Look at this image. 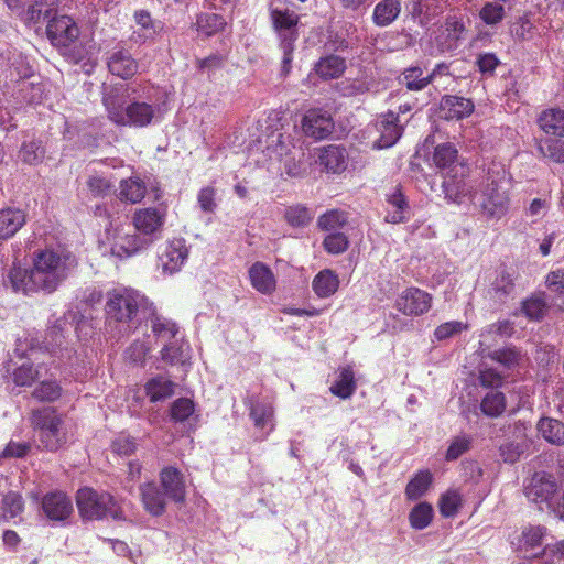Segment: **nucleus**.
<instances>
[{
	"instance_id": "nucleus-1",
	"label": "nucleus",
	"mask_w": 564,
	"mask_h": 564,
	"mask_svg": "<svg viewBox=\"0 0 564 564\" xmlns=\"http://www.w3.org/2000/svg\"><path fill=\"white\" fill-rule=\"evenodd\" d=\"M78 259L69 250L44 248L33 253L32 267L24 269L13 264L8 279L14 292L54 293L77 269Z\"/></svg>"
},
{
	"instance_id": "nucleus-2",
	"label": "nucleus",
	"mask_w": 564,
	"mask_h": 564,
	"mask_svg": "<svg viewBox=\"0 0 564 564\" xmlns=\"http://www.w3.org/2000/svg\"><path fill=\"white\" fill-rule=\"evenodd\" d=\"M105 312L111 321L132 323L138 319L140 314H152L153 304L134 289H113L107 293Z\"/></svg>"
},
{
	"instance_id": "nucleus-3",
	"label": "nucleus",
	"mask_w": 564,
	"mask_h": 564,
	"mask_svg": "<svg viewBox=\"0 0 564 564\" xmlns=\"http://www.w3.org/2000/svg\"><path fill=\"white\" fill-rule=\"evenodd\" d=\"M29 421L46 451L56 452L66 443L64 420L56 408L43 406L33 409L30 412Z\"/></svg>"
},
{
	"instance_id": "nucleus-4",
	"label": "nucleus",
	"mask_w": 564,
	"mask_h": 564,
	"mask_svg": "<svg viewBox=\"0 0 564 564\" xmlns=\"http://www.w3.org/2000/svg\"><path fill=\"white\" fill-rule=\"evenodd\" d=\"M76 503L82 518L86 520H101L110 517L113 520L124 519L119 501L107 491H97L84 487L77 491Z\"/></svg>"
},
{
	"instance_id": "nucleus-5",
	"label": "nucleus",
	"mask_w": 564,
	"mask_h": 564,
	"mask_svg": "<svg viewBox=\"0 0 564 564\" xmlns=\"http://www.w3.org/2000/svg\"><path fill=\"white\" fill-rule=\"evenodd\" d=\"M108 119L119 127L145 128L155 118L156 107L145 101H131L124 106L116 97L104 100Z\"/></svg>"
},
{
	"instance_id": "nucleus-6",
	"label": "nucleus",
	"mask_w": 564,
	"mask_h": 564,
	"mask_svg": "<svg viewBox=\"0 0 564 564\" xmlns=\"http://www.w3.org/2000/svg\"><path fill=\"white\" fill-rule=\"evenodd\" d=\"M470 169L467 164L456 165L443 175L442 188L445 199L451 203L462 205L467 199L475 197V184L469 176Z\"/></svg>"
},
{
	"instance_id": "nucleus-7",
	"label": "nucleus",
	"mask_w": 564,
	"mask_h": 564,
	"mask_svg": "<svg viewBox=\"0 0 564 564\" xmlns=\"http://www.w3.org/2000/svg\"><path fill=\"white\" fill-rule=\"evenodd\" d=\"M509 203V195L502 187V182L488 177L478 203L482 214L488 218H501L507 214Z\"/></svg>"
},
{
	"instance_id": "nucleus-8",
	"label": "nucleus",
	"mask_w": 564,
	"mask_h": 564,
	"mask_svg": "<svg viewBox=\"0 0 564 564\" xmlns=\"http://www.w3.org/2000/svg\"><path fill=\"white\" fill-rule=\"evenodd\" d=\"M432 303V294L420 288L409 286L397 296L394 308L405 316L419 317L431 310Z\"/></svg>"
},
{
	"instance_id": "nucleus-9",
	"label": "nucleus",
	"mask_w": 564,
	"mask_h": 564,
	"mask_svg": "<svg viewBox=\"0 0 564 564\" xmlns=\"http://www.w3.org/2000/svg\"><path fill=\"white\" fill-rule=\"evenodd\" d=\"M46 34L53 46L66 48L78 39L79 28L69 15H54L47 22Z\"/></svg>"
},
{
	"instance_id": "nucleus-10",
	"label": "nucleus",
	"mask_w": 564,
	"mask_h": 564,
	"mask_svg": "<svg viewBox=\"0 0 564 564\" xmlns=\"http://www.w3.org/2000/svg\"><path fill=\"white\" fill-rule=\"evenodd\" d=\"M335 128L330 113L321 108L308 109L302 118V130L314 140L328 138Z\"/></svg>"
},
{
	"instance_id": "nucleus-11",
	"label": "nucleus",
	"mask_w": 564,
	"mask_h": 564,
	"mask_svg": "<svg viewBox=\"0 0 564 564\" xmlns=\"http://www.w3.org/2000/svg\"><path fill=\"white\" fill-rule=\"evenodd\" d=\"M166 221V209L159 207L139 208L133 213L132 224L144 236L160 234Z\"/></svg>"
},
{
	"instance_id": "nucleus-12",
	"label": "nucleus",
	"mask_w": 564,
	"mask_h": 564,
	"mask_svg": "<svg viewBox=\"0 0 564 564\" xmlns=\"http://www.w3.org/2000/svg\"><path fill=\"white\" fill-rule=\"evenodd\" d=\"M41 508L50 521H66L73 513L72 499L63 491H51L45 494L41 500Z\"/></svg>"
},
{
	"instance_id": "nucleus-13",
	"label": "nucleus",
	"mask_w": 564,
	"mask_h": 564,
	"mask_svg": "<svg viewBox=\"0 0 564 564\" xmlns=\"http://www.w3.org/2000/svg\"><path fill=\"white\" fill-rule=\"evenodd\" d=\"M315 162L329 174H340L347 169L348 153L344 145L328 144L316 150Z\"/></svg>"
},
{
	"instance_id": "nucleus-14",
	"label": "nucleus",
	"mask_w": 564,
	"mask_h": 564,
	"mask_svg": "<svg viewBox=\"0 0 564 564\" xmlns=\"http://www.w3.org/2000/svg\"><path fill=\"white\" fill-rule=\"evenodd\" d=\"M270 17L273 29L279 37V44L295 43L297 41L300 17L294 11L272 9Z\"/></svg>"
},
{
	"instance_id": "nucleus-15",
	"label": "nucleus",
	"mask_w": 564,
	"mask_h": 564,
	"mask_svg": "<svg viewBox=\"0 0 564 564\" xmlns=\"http://www.w3.org/2000/svg\"><path fill=\"white\" fill-rule=\"evenodd\" d=\"M160 485L167 498L176 503H183L186 498V485L183 473L174 467H163L159 474Z\"/></svg>"
},
{
	"instance_id": "nucleus-16",
	"label": "nucleus",
	"mask_w": 564,
	"mask_h": 564,
	"mask_svg": "<svg viewBox=\"0 0 564 564\" xmlns=\"http://www.w3.org/2000/svg\"><path fill=\"white\" fill-rule=\"evenodd\" d=\"M380 137L375 142V148L387 149L394 145L403 134V127L399 122V115L389 110L382 113L377 122Z\"/></svg>"
},
{
	"instance_id": "nucleus-17",
	"label": "nucleus",
	"mask_w": 564,
	"mask_h": 564,
	"mask_svg": "<svg viewBox=\"0 0 564 564\" xmlns=\"http://www.w3.org/2000/svg\"><path fill=\"white\" fill-rule=\"evenodd\" d=\"M466 26L462 18L447 15L441 34L437 36V43L443 52H452L458 48L466 39Z\"/></svg>"
},
{
	"instance_id": "nucleus-18",
	"label": "nucleus",
	"mask_w": 564,
	"mask_h": 564,
	"mask_svg": "<svg viewBox=\"0 0 564 564\" xmlns=\"http://www.w3.org/2000/svg\"><path fill=\"white\" fill-rule=\"evenodd\" d=\"M517 272L505 264L496 270V276L491 281L488 294L492 300L505 303L514 292V280Z\"/></svg>"
},
{
	"instance_id": "nucleus-19",
	"label": "nucleus",
	"mask_w": 564,
	"mask_h": 564,
	"mask_svg": "<svg viewBox=\"0 0 564 564\" xmlns=\"http://www.w3.org/2000/svg\"><path fill=\"white\" fill-rule=\"evenodd\" d=\"M187 257L188 249L186 247L185 240L180 238L170 241L163 252L160 254L159 259L161 261L163 271L173 274L181 270L187 260Z\"/></svg>"
},
{
	"instance_id": "nucleus-20",
	"label": "nucleus",
	"mask_w": 564,
	"mask_h": 564,
	"mask_svg": "<svg viewBox=\"0 0 564 564\" xmlns=\"http://www.w3.org/2000/svg\"><path fill=\"white\" fill-rule=\"evenodd\" d=\"M107 66L112 75L122 79L132 78L139 69L137 59L124 48L112 52L108 57Z\"/></svg>"
},
{
	"instance_id": "nucleus-21",
	"label": "nucleus",
	"mask_w": 564,
	"mask_h": 564,
	"mask_svg": "<svg viewBox=\"0 0 564 564\" xmlns=\"http://www.w3.org/2000/svg\"><path fill=\"white\" fill-rule=\"evenodd\" d=\"M556 489L557 486L552 475L535 473L525 487V495L534 502H542L551 499Z\"/></svg>"
},
{
	"instance_id": "nucleus-22",
	"label": "nucleus",
	"mask_w": 564,
	"mask_h": 564,
	"mask_svg": "<svg viewBox=\"0 0 564 564\" xmlns=\"http://www.w3.org/2000/svg\"><path fill=\"white\" fill-rule=\"evenodd\" d=\"M140 496L144 509L153 517H160L165 512L166 495L154 481L140 486Z\"/></svg>"
},
{
	"instance_id": "nucleus-23",
	"label": "nucleus",
	"mask_w": 564,
	"mask_h": 564,
	"mask_svg": "<svg viewBox=\"0 0 564 564\" xmlns=\"http://www.w3.org/2000/svg\"><path fill=\"white\" fill-rule=\"evenodd\" d=\"M249 280L254 290L261 294H272L276 289V279L272 270L263 262L253 263L249 271Z\"/></svg>"
},
{
	"instance_id": "nucleus-24",
	"label": "nucleus",
	"mask_w": 564,
	"mask_h": 564,
	"mask_svg": "<svg viewBox=\"0 0 564 564\" xmlns=\"http://www.w3.org/2000/svg\"><path fill=\"white\" fill-rule=\"evenodd\" d=\"M475 106L471 99L447 95L441 100V111L446 120H460L474 112Z\"/></svg>"
},
{
	"instance_id": "nucleus-25",
	"label": "nucleus",
	"mask_w": 564,
	"mask_h": 564,
	"mask_svg": "<svg viewBox=\"0 0 564 564\" xmlns=\"http://www.w3.org/2000/svg\"><path fill=\"white\" fill-rule=\"evenodd\" d=\"M346 59L336 54H328L321 57L314 64V73L323 80L339 78L346 70Z\"/></svg>"
},
{
	"instance_id": "nucleus-26",
	"label": "nucleus",
	"mask_w": 564,
	"mask_h": 564,
	"mask_svg": "<svg viewBox=\"0 0 564 564\" xmlns=\"http://www.w3.org/2000/svg\"><path fill=\"white\" fill-rule=\"evenodd\" d=\"M538 124L546 134L563 138L564 137V110L558 108H549L543 110Z\"/></svg>"
},
{
	"instance_id": "nucleus-27",
	"label": "nucleus",
	"mask_w": 564,
	"mask_h": 564,
	"mask_svg": "<svg viewBox=\"0 0 564 564\" xmlns=\"http://www.w3.org/2000/svg\"><path fill=\"white\" fill-rule=\"evenodd\" d=\"M25 224V215L19 208H7L0 212V239L15 235Z\"/></svg>"
},
{
	"instance_id": "nucleus-28",
	"label": "nucleus",
	"mask_w": 564,
	"mask_h": 564,
	"mask_svg": "<svg viewBox=\"0 0 564 564\" xmlns=\"http://www.w3.org/2000/svg\"><path fill=\"white\" fill-rule=\"evenodd\" d=\"M433 163L438 169L451 171L456 165H465L466 163L458 160V151L453 143L446 142L435 147L433 152Z\"/></svg>"
},
{
	"instance_id": "nucleus-29",
	"label": "nucleus",
	"mask_w": 564,
	"mask_h": 564,
	"mask_svg": "<svg viewBox=\"0 0 564 564\" xmlns=\"http://www.w3.org/2000/svg\"><path fill=\"white\" fill-rule=\"evenodd\" d=\"M312 288L318 297H329L337 292L339 278L333 270L324 269L313 279Z\"/></svg>"
},
{
	"instance_id": "nucleus-30",
	"label": "nucleus",
	"mask_w": 564,
	"mask_h": 564,
	"mask_svg": "<svg viewBox=\"0 0 564 564\" xmlns=\"http://www.w3.org/2000/svg\"><path fill=\"white\" fill-rule=\"evenodd\" d=\"M387 203L394 209L392 212H388L386 216L387 223L400 224L408 219L405 213L409 209V204L402 193L401 186H395L392 193L387 194Z\"/></svg>"
},
{
	"instance_id": "nucleus-31",
	"label": "nucleus",
	"mask_w": 564,
	"mask_h": 564,
	"mask_svg": "<svg viewBox=\"0 0 564 564\" xmlns=\"http://www.w3.org/2000/svg\"><path fill=\"white\" fill-rule=\"evenodd\" d=\"M401 12V2L399 0H381L373 9L372 20L377 26L390 25Z\"/></svg>"
},
{
	"instance_id": "nucleus-32",
	"label": "nucleus",
	"mask_w": 564,
	"mask_h": 564,
	"mask_svg": "<svg viewBox=\"0 0 564 564\" xmlns=\"http://www.w3.org/2000/svg\"><path fill=\"white\" fill-rule=\"evenodd\" d=\"M145 183L139 177L121 180L118 195L120 200L128 202L130 204H137L145 197Z\"/></svg>"
},
{
	"instance_id": "nucleus-33",
	"label": "nucleus",
	"mask_w": 564,
	"mask_h": 564,
	"mask_svg": "<svg viewBox=\"0 0 564 564\" xmlns=\"http://www.w3.org/2000/svg\"><path fill=\"white\" fill-rule=\"evenodd\" d=\"M58 3L59 0H34L26 10L25 21L29 23L48 21L55 15Z\"/></svg>"
},
{
	"instance_id": "nucleus-34",
	"label": "nucleus",
	"mask_w": 564,
	"mask_h": 564,
	"mask_svg": "<svg viewBox=\"0 0 564 564\" xmlns=\"http://www.w3.org/2000/svg\"><path fill=\"white\" fill-rule=\"evenodd\" d=\"M249 414L257 429L269 427L265 435L274 430V409L270 403L254 402L249 406Z\"/></svg>"
},
{
	"instance_id": "nucleus-35",
	"label": "nucleus",
	"mask_w": 564,
	"mask_h": 564,
	"mask_svg": "<svg viewBox=\"0 0 564 564\" xmlns=\"http://www.w3.org/2000/svg\"><path fill=\"white\" fill-rule=\"evenodd\" d=\"M175 383L162 376L150 379L145 383V393L152 403L165 400L173 395Z\"/></svg>"
},
{
	"instance_id": "nucleus-36",
	"label": "nucleus",
	"mask_w": 564,
	"mask_h": 564,
	"mask_svg": "<svg viewBox=\"0 0 564 564\" xmlns=\"http://www.w3.org/2000/svg\"><path fill=\"white\" fill-rule=\"evenodd\" d=\"M356 389L355 373L350 367L343 368L339 371L338 378L329 388L332 394L343 400L349 399L355 393Z\"/></svg>"
},
{
	"instance_id": "nucleus-37",
	"label": "nucleus",
	"mask_w": 564,
	"mask_h": 564,
	"mask_svg": "<svg viewBox=\"0 0 564 564\" xmlns=\"http://www.w3.org/2000/svg\"><path fill=\"white\" fill-rule=\"evenodd\" d=\"M541 436L554 445H564V423L552 417H542L538 423Z\"/></svg>"
},
{
	"instance_id": "nucleus-38",
	"label": "nucleus",
	"mask_w": 564,
	"mask_h": 564,
	"mask_svg": "<svg viewBox=\"0 0 564 564\" xmlns=\"http://www.w3.org/2000/svg\"><path fill=\"white\" fill-rule=\"evenodd\" d=\"M433 476L430 470L424 469L417 471L408 482L405 487V497L408 500L414 501L420 499L430 489Z\"/></svg>"
},
{
	"instance_id": "nucleus-39",
	"label": "nucleus",
	"mask_w": 564,
	"mask_h": 564,
	"mask_svg": "<svg viewBox=\"0 0 564 564\" xmlns=\"http://www.w3.org/2000/svg\"><path fill=\"white\" fill-rule=\"evenodd\" d=\"M226 20L218 13L202 12L197 15L196 30L209 37L223 31L226 26Z\"/></svg>"
},
{
	"instance_id": "nucleus-40",
	"label": "nucleus",
	"mask_w": 564,
	"mask_h": 564,
	"mask_svg": "<svg viewBox=\"0 0 564 564\" xmlns=\"http://www.w3.org/2000/svg\"><path fill=\"white\" fill-rule=\"evenodd\" d=\"M529 449V443L522 438L520 441L508 440L498 447L499 456L506 464H514Z\"/></svg>"
},
{
	"instance_id": "nucleus-41",
	"label": "nucleus",
	"mask_w": 564,
	"mask_h": 564,
	"mask_svg": "<svg viewBox=\"0 0 564 564\" xmlns=\"http://www.w3.org/2000/svg\"><path fill=\"white\" fill-rule=\"evenodd\" d=\"M63 389L56 380H43L32 391L31 395L39 402H55L62 397Z\"/></svg>"
},
{
	"instance_id": "nucleus-42",
	"label": "nucleus",
	"mask_w": 564,
	"mask_h": 564,
	"mask_svg": "<svg viewBox=\"0 0 564 564\" xmlns=\"http://www.w3.org/2000/svg\"><path fill=\"white\" fill-rule=\"evenodd\" d=\"M24 510L23 497L15 491H9L2 496L0 502L1 517L6 520L20 516Z\"/></svg>"
},
{
	"instance_id": "nucleus-43",
	"label": "nucleus",
	"mask_w": 564,
	"mask_h": 564,
	"mask_svg": "<svg viewBox=\"0 0 564 564\" xmlns=\"http://www.w3.org/2000/svg\"><path fill=\"white\" fill-rule=\"evenodd\" d=\"M142 247L141 239L138 235H123L118 236L112 246V253L120 257L127 258L137 253Z\"/></svg>"
},
{
	"instance_id": "nucleus-44",
	"label": "nucleus",
	"mask_w": 564,
	"mask_h": 564,
	"mask_svg": "<svg viewBox=\"0 0 564 564\" xmlns=\"http://www.w3.org/2000/svg\"><path fill=\"white\" fill-rule=\"evenodd\" d=\"M481 412L489 417H498L506 410V397L500 391L488 392L480 403Z\"/></svg>"
},
{
	"instance_id": "nucleus-45",
	"label": "nucleus",
	"mask_w": 564,
	"mask_h": 564,
	"mask_svg": "<svg viewBox=\"0 0 564 564\" xmlns=\"http://www.w3.org/2000/svg\"><path fill=\"white\" fill-rule=\"evenodd\" d=\"M151 328L152 333L158 339L171 340L178 333V326L175 322L167 319L163 316L151 314Z\"/></svg>"
},
{
	"instance_id": "nucleus-46",
	"label": "nucleus",
	"mask_w": 564,
	"mask_h": 564,
	"mask_svg": "<svg viewBox=\"0 0 564 564\" xmlns=\"http://www.w3.org/2000/svg\"><path fill=\"white\" fill-rule=\"evenodd\" d=\"M434 511L430 503L420 502L409 513V521L413 529L423 530L433 520Z\"/></svg>"
},
{
	"instance_id": "nucleus-47",
	"label": "nucleus",
	"mask_w": 564,
	"mask_h": 564,
	"mask_svg": "<svg viewBox=\"0 0 564 564\" xmlns=\"http://www.w3.org/2000/svg\"><path fill=\"white\" fill-rule=\"evenodd\" d=\"M541 156L555 163H564V141L560 139L541 140L538 144Z\"/></svg>"
},
{
	"instance_id": "nucleus-48",
	"label": "nucleus",
	"mask_w": 564,
	"mask_h": 564,
	"mask_svg": "<svg viewBox=\"0 0 564 564\" xmlns=\"http://www.w3.org/2000/svg\"><path fill=\"white\" fill-rule=\"evenodd\" d=\"M87 187L94 197H105L109 195L115 187L113 181L99 173H95L88 176Z\"/></svg>"
},
{
	"instance_id": "nucleus-49",
	"label": "nucleus",
	"mask_w": 564,
	"mask_h": 564,
	"mask_svg": "<svg viewBox=\"0 0 564 564\" xmlns=\"http://www.w3.org/2000/svg\"><path fill=\"white\" fill-rule=\"evenodd\" d=\"M348 223L347 214L344 210L332 209L321 215L317 219L318 227L324 231H332L343 228Z\"/></svg>"
},
{
	"instance_id": "nucleus-50",
	"label": "nucleus",
	"mask_w": 564,
	"mask_h": 564,
	"mask_svg": "<svg viewBox=\"0 0 564 564\" xmlns=\"http://www.w3.org/2000/svg\"><path fill=\"white\" fill-rule=\"evenodd\" d=\"M403 83L409 90L420 91L431 84V76H423V69L419 66L409 67L403 72Z\"/></svg>"
},
{
	"instance_id": "nucleus-51",
	"label": "nucleus",
	"mask_w": 564,
	"mask_h": 564,
	"mask_svg": "<svg viewBox=\"0 0 564 564\" xmlns=\"http://www.w3.org/2000/svg\"><path fill=\"white\" fill-rule=\"evenodd\" d=\"M488 358L500 364L506 369H512L519 365L521 354L514 347H505L489 352Z\"/></svg>"
},
{
	"instance_id": "nucleus-52",
	"label": "nucleus",
	"mask_w": 564,
	"mask_h": 564,
	"mask_svg": "<svg viewBox=\"0 0 564 564\" xmlns=\"http://www.w3.org/2000/svg\"><path fill=\"white\" fill-rule=\"evenodd\" d=\"M195 411L194 402L188 398H178L172 402L170 408L171 420L175 423L185 422Z\"/></svg>"
},
{
	"instance_id": "nucleus-53",
	"label": "nucleus",
	"mask_w": 564,
	"mask_h": 564,
	"mask_svg": "<svg viewBox=\"0 0 564 564\" xmlns=\"http://www.w3.org/2000/svg\"><path fill=\"white\" fill-rule=\"evenodd\" d=\"M285 220L292 227H304L310 224L313 216L310 209L303 205L289 206L284 214Z\"/></svg>"
},
{
	"instance_id": "nucleus-54",
	"label": "nucleus",
	"mask_w": 564,
	"mask_h": 564,
	"mask_svg": "<svg viewBox=\"0 0 564 564\" xmlns=\"http://www.w3.org/2000/svg\"><path fill=\"white\" fill-rule=\"evenodd\" d=\"M460 506L462 496L455 490H449L442 495L438 503L440 512L445 518H453L456 516Z\"/></svg>"
},
{
	"instance_id": "nucleus-55",
	"label": "nucleus",
	"mask_w": 564,
	"mask_h": 564,
	"mask_svg": "<svg viewBox=\"0 0 564 564\" xmlns=\"http://www.w3.org/2000/svg\"><path fill=\"white\" fill-rule=\"evenodd\" d=\"M112 453L119 456H131L138 449V443L134 437L120 433L110 444Z\"/></svg>"
},
{
	"instance_id": "nucleus-56",
	"label": "nucleus",
	"mask_w": 564,
	"mask_h": 564,
	"mask_svg": "<svg viewBox=\"0 0 564 564\" xmlns=\"http://www.w3.org/2000/svg\"><path fill=\"white\" fill-rule=\"evenodd\" d=\"M505 15V8L498 2H486L479 11V18L487 25H496L500 23Z\"/></svg>"
},
{
	"instance_id": "nucleus-57",
	"label": "nucleus",
	"mask_w": 564,
	"mask_h": 564,
	"mask_svg": "<svg viewBox=\"0 0 564 564\" xmlns=\"http://www.w3.org/2000/svg\"><path fill=\"white\" fill-rule=\"evenodd\" d=\"M323 247L330 254H340L348 249L349 240L343 232H333L324 238Z\"/></svg>"
},
{
	"instance_id": "nucleus-58",
	"label": "nucleus",
	"mask_w": 564,
	"mask_h": 564,
	"mask_svg": "<svg viewBox=\"0 0 564 564\" xmlns=\"http://www.w3.org/2000/svg\"><path fill=\"white\" fill-rule=\"evenodd\" d=\"M471 446V438L467 435H460L453 438L451 442L446 454L445 459L447 462L456 460L463 454L469 451Z\"/></svg>"
},
{
	"instance_id": "nucleus-59",
	"label": "nucleus",
	"mask_w": 564,
	"mask_h": 564,
	"mask_svg": "<svg viewBox=\"0 0 564 564\" xmlns=\"http://www.w3.org/2000/svg\"><path fill=\"white\" fill-rule=\"evenodd\" d=\"M467 328L468 325L464 324L463 322L451 321L438 325L434 329L433 335L436 340L441 341L448 339L457 334H460L463 330H466Z\"/></svg>"
},
{
	"instance_id": "nucleus-60",
	"label": "nucleus",
	"mask_w": 564,
	"mask_h": 564,
	"mask_svg": "<svg viewBox=\"0 0 564 564\" xmlns=\"http://www.w3.org/2000/svg\"><path fill=\"white\" fill-rule=\"evenodd\" d=\"M511 34L520 41L530 40L533 36L534 25L530 18L524 14L519 17L510 28Z\"/></svg>"
},
{
	"instance_id": "nucleus-61",
	"label": "nucleus",
	"mask_w": 564,
	"mask_h": 564,
	"mask_svg": "<svg viewBox=\"0 0 564 564\" xmlns=\"http://www.w3.org/2000/svg\"><path fill=\"white\" fill-rule=\"evenodd\" d=\"M39 372L32 364H23L13 371V381L20 387H30L36 379Z\"/></svg>"
},
{
	"instance_id": "nucleus-62",
	"label": "nucleus",
	"mask_w": 564,
	"mask_h": 564,
	"mask_svg": "<svg viewBox=\"0 0 564 564\" xmlns=\"http://www.w3.org/2000/svg\"><path fill=\"white\" fill-rule=\"evenodd\" d=\"M546 304L543 299L532 296L523 301L522 311L530 318L539 321L543 317Z\"/></svg>"
},
{
	"instance_id": "nucleus-63",
	"label": "nucleus",
	"mask_w": 564,
	"mask_h": 564,
	"mask_svg": "<svg viewBox=\"0 0 564 564\" xmlns=\"http://www.w3.org/2000/svg\"><path fill=\"white\" fill-rule=\"evenodd\" d=\"M197 202L204 213H215L217 208L216 189L212 186L203 187L197 194Z\"/></svg>"
},
{
	"instance_id": "nucleus-64",
	"label": "nucleus",
	"mask_w": 564,
	"mask_h": 564,
	"mask_svg": "<svg viewBox=\"0 0 564 564\" xmlns=\"http://www.w3.org/2000/svg\"><path fill=\"white\" fill-rule=\"evenodd\" d=\"M31 449V445L26 442L19 443V442H9L3 451L0 453V459L1 458H23L28 455V453Z\"/></svg>"
}]
</instances>
